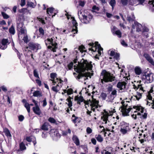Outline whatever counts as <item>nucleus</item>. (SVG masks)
<instances>
[{
	"label": "nucleus",
	"instance_id": "obj_34",
	"mask_svg": "<svg viewBox=\"0 0 154 154\" xmlns=\"http://www.w3.org/2000/svg\"><path fill=\"white\" fill-rule=\"evenodd\" d=\"M137 0H129V5H137L138 4H137Z\"/></svg>",
	"mask_w": 154,
	"mask_h": 154
},
{
	"label": "nucleus",
	"instance_id": "obj_26",
	"mask_svg": "<svg viewBox=\"0 0 154 154\" xmlns=\"http://www.w3.org/2000/svg\"><path fill=\"white\" fill-rule=\"evenodd\" d=\"M50 127L49 123L47 122H45L41 127V129L45 131H48V129L49 127Z\"/></svg>",
	"mask_w": 154,
	"mask_h": 154
},
{
	"label": "nucleus",
	"instance_id": "obj_52",
	"mask_svg": "<svg viewBox=\"0 0 154 154\" xmlns=\"http://www.w3.org/2000/svg\"><path fill=\"white\" fill-rule=\"evenodd\" d=\"M128 0H121V2L124 5H126L128 4Z\"/></svg>",
	"mask_w": 154,
	"mask_h": 154
},
{
	"label": "nucleus",
	"instance_id": "obj_56",
	"mask_svg": "<svg viewBox=\"0 0 154 154\" xmlns=\"http://www.w3.org/2000/svg\"><path fill=\"white\" fill-rule=\"evenodd\" d=\"M86 131L88 134H90L92 132V129L89 127H88L86 129Z\"/></svg>",
	"mask_w": 154,
	"mask_h": 154
},
{
	"label": "nucleus",
	"instance_id": "obj_24",
	"mask_svg": "<svg viewBox=\"0 0 154 154\" xmlns=\"http://www.w3.org/2000/svg\"><path fill=\"white\" fill-rule=\"evenodd\" d=\"M85 47L83 45H81L80 46H79L78 48H75V51L76 52V53H78L79 51L82 53L85 52Z\"/></svg>",
	"mask_w": 154,
	"mask_h": 154
},
{
	"label": "nucleus",
	"instance_id": "obj_41",
	"mask_svg": "<svg viewBox=\"0 0 154 154\" xmlns=\"http://www.w3.org/2000/svg\"><path fill=\"white\" fill-rule=\"evenodd\" d=\"M115 98V96L112 95H110L107 97V101L109 102H112Z\"/></svg>",
	"mask_w": 154,
	"mask_h": 154
},
{
	"label": "nucleus",
	"instance_id": "obj_51",
	"mask_svg": "<svg viewBox=\"0 0 154 154\" xmlns=\"http://www.w3.org/2000/svg\"><path fill=\"white\" fill-rule=\"evenodd\" d=\"M148 3L151 6L154 7V0H149Z\"/></svg>",
	"mask_w": 154,
	"mask_h": 154
},
{
	"label": "nucleus",
	"instance_id": "obj_22",
	"mask_svg": "<svg viewBox=\"0 0 154 154\" xmlns=\"http://www.w3.org/2000/svg\"><path fill=\"white\" fill-rule=\"evenodd\" d=\"M126 83L125 82H119L117 84V87L122 90L125 88Z\"/></svg>",
	"mask_w": 154,
	"mask_h": 154
},
{
	"label": "nucleus",
	"instance_id": "obj_40",
	"mask_svg": "<svg viewBox=\"0 0 154 154\" xmlns=\"http://www.w3.org/2000/svg\"><path fill=\"white\" fill-rule=\"evenodd\" d=\"M4 132L5 133L6 135L8 137H11V135L8 129L6 128L4 129Z\"/></svg>",
	"mask_w": 154,
	"mask_h": 154
},
{
	"label": "nucleus",
	"instance_id": "obj_35",
	"mask_svg": "<svg viewBox=\"0 0 154 154\" xmlns=\"http://www.w3.org/2000/svg\"><path fill=\"white\" fill-rule=\"evenodd\" d=\"M72 121L73 122L76 123L77 122L79 121V119L77 117L75 116V115L73 114L72 116Z\"/></svg>",
	"mask_w": 154,
	"mask_h": 154
},
{
	"label": "nucleus",
	"instance_id": "obj_62",
	"mask_svg": "<svg viewBox=\"0 0 154 154\" xmlns=\"http://www.w3.org/2000/svg\"><path fill=\"white\" fill-rule=\"evenodd\" d=\"M117 94V91L116 90H113L111 92V94L110 95H113V96H116Z\"/></svg>",
	"mask_w": 154,
	"mask_h": 154
},
{
	"label": "nucleus",
	"instance_id": "obj_46",
	"mask_svg": "<svg viewBox=\"0 0 154 154\" xmlns=\"http://www.w3.org/2000/svg\"><path fill=\"white\" fill-rule=\"evenodd\" d=\"M116 53L114 51L111 50H110L108 51V53L111 56H114Z\"/></svg>",
	"mask_w": 154,
	"mask_h": 154
},
{
	"label": "nucleus",
	"instance_id": "obj_31",
	"mask_svg": "<svg viewBox=\"0 0 154 154\" xmlns=\"http://www.w3.org/2000/svg\"><path fill=\"white\" fill-rule=\"evenodd\" d=\"M134 71L137 75H140L142 73V70L140 68L139 66H136L134 68Z\"/></svg>",
	"mask_w": 154,
	"mask_h": 154
},
{
	"label": "nucleus",
	"instance_id": "obj_54",
	"mask_svg": "<svg viewBox=\"0 0 154 154\" xmlns=\"http://www.w3.org/2000/svg\"><path fill=\"white\" fill-rule=\"evenodd\" d=\"M116 29V27L114 26H112L111 27V31L113 34H114V32L116 31L115 30Z\"/></svg>",
	"mask_w": 154,
	"mask_h": 154
},
{
	"label": "nucleus",
	"instance_id": "obj_3",
	"mask_svg": "<svg viewBox=\"0 0 154 154\" xmlns=\"http://www.w3.org/2000/svg\"><path fill=\"white\" fill-rule=\"evenodd\" d=\"M100 82L103 84L105 82H112L115 79V77L113 76L109 72L106 70H103L100 76Z\"/></svg>",
	"mask_w": 154,
	"mask_h": 154
},
{
	"label": "nucleus",
	"instance_id": "obj_50",
	"mask_svg": "<svg viewBox=\"0 0 154 154\" xmlns=\"http://www.w3.org/2000/svg\"><path fill=\"white\" fill-rule=\"evenodd\" d=\"M114 59L116 60H118L119 59V54L117 53L115 54V55L113 56Z\"/></svg>",
	"mask_w": 154,
	"mask_h": 154
},
{
	"label": "nucleus",
	"instance_id": "obj_30",
	"mask_svg": "<svg viewBox=\"0 0 154 154\" xmlns=\"http://www.w3.org/2000/svg\"><path fill=\"white\" fill-rule=\"evenodd\" d=\"M134 24L136 26L137 31L138 32L140 31L142 28V25L137 22H134Z\"/></svg>",
	"mask_w": 154,
	"mask_h": 154
},
{
	"label": "nucleus",
	"instance_id": "obj_64",
	"mask_svg": "<svg viewBox=\"0 0 154 154\" xmlns=\"http://www.w3.org/2000/svg\"><path fill=\"white\" fill-rule=\"evenodd\" d=\"M91 142L94 145H96V139L94 138L91 139Z\"/></svg>",
	"mask_w": 154,
	"mask_h": 154
},
{
	"label": "nucleus",
	"instance_id": "obj_60",
	"mask_svg": "<svg viewBox=\"0 0 154 154\" xmlns=\"http://www.w3.org/2000/svg\"><path fill=\"white\" fill-rule=\"evenodd\" d=\"M73 63L72 62L70 63L68 66L69 69H71L73 67Z\"/></svg>",
	"mask_w": 154,
	"mask_h": 154
},
{
	"label": "nucleus",
	"instance_id": "obj_19",
	"mask_svg": "<svg viewBox=\"0 0 154 154\" xmlns=\"http://www.w3.org/2000/svg\"><path fill=\"white\" fill-rule=\"evenodd\" d=\"M143 56L147 61L151 65L154 66V61L153 59L147 54H144Z\"/></svg>",
	"mask_w": 154,
	"mask_h": 154
},
{
	"label": "nucleus",
	"instance_id": "obj_15",
	"mask_svg": "<svg viewBox=\"0 0 154 154\" xmlns=\"http://www.w3.org/2000/svg\"><path fill=\"white\" fill-rule=\"evenodd\" d=\"M50 134L51 136L55 140H57L60 137V135L58 133V131L55 129L51 130L50 131Z\"/></svg>",
	"mask_w": 154,
	"mask_h": 154
},
{
	"label": "nucleus",
	"instance_id": "obj_20",
	"mask_svg": "<svg viewBox=\"0 0 154 154\" xmlns=\"http://www.w3.org/2000/svg\"><path fill=\"white\" fill-rule=\"evenodd\" d=\"M27 5L32 8H34L36 5L35 0H27Z\"/></svg>",
	"mask_w": 154,
	"mask_h": 154
},
{
	"label": "nucleus",
	"instance_id": "obj_37",
	"mask_svg": "<svg viewBox=\"0 0 154 154\" xmlns=\"http://www.w3.org/2000/svg\"><path fill=\"white\" fill-rule=\"evenodd\" d=\"M95 138L99 142H102L103 141V139L100 135H96L95 136Z\"/></svg>",
	"mask_w": 154,
	"mask_h": 154
},
{
	"label": "nucleus",
	"instance_id": "obj_7",
	"mask_svg": "<svg viewBox=\"0 0 154 154\" xmlns=\"http://www.w3.org/2000/svg\"><path fill=\"white\" fill-rule=\"evenodd\" d=\"M89 45L91 47V48H89L90 50L95 52L97 50L98 55H101L102 53L103 52V49L98 42H95L94 44L93 43H90Z\"/></svg>",
	"mask_w": 154,
	"mask_h": 154
},
{
	"label": "nucleus",
	"instance_id": "obj_9",
	"mask_svg": "<svg viewBox=\"0 0 154 154\" xmlns=\"http://www.w3.org/2000/svg\"><path fill=\"white\" fill-rule=\"evenodd\" d=\"M28 47L26 48V51L28 50L29 48L30 50L33 51L34 52H36L37 51L41 48V46L38 43H30L29 44Z\"/></svg>",
	"mask_w": 154,
	"mask_h": 154
},
{
	"label": "nucleus",
	"instance_id": "obj_12",
	"mask_svg": "<svg viewBox=\"0 0 154 154\" xmlns=\"http://www.w3.org/2000/svg\"><path fill=\"white\" fill-rule=\"evenodd\" d=\"M145 82L147 83L152 82L153 80V74L152 73H147L143 76Z\"/></svg>",
	"mask_w": 154,
	"mask_h": 154
},
{
	"label": "nucleus",
	"instance_id": "obj_59",
	"mask_svg": "<svg viewBox=\"0 0 154 154\" xmlns=\"http://www.w3.org/2000/svg\"><path fill=\"white\" fill-rule=\"evenodd\" d=\"M24 119V116L22 115H20L18 116L19 120L20 121H22Z\"/></svg>",
	"mask_w": 154,
	"mask_h": 154
},
{
	"label": "nucleus",
	"instance_id": "obj_32",
	"mask_svg": "<svg viewBox=\"0 0 154 154\" xmlns=\"http://www.w3.org/2000/svg\"><path fill=\"white\" fill-rule=\"evenodd\" d=\"M75 100L77 101L78 103L80 104L81 102H83L84 101V99L82 97L80 96H76L75 98Z\"/></svg>",
	"mask_w": 154,
	"mask_h": 154
},
{
	"label": "nucleus",
	"instance_id": "obj_17",
	"mask_svg": "<svg viewBox=\"0 0 154 154\" xmlns=\"http://www.w3.org/2000/svg\"><path fill=\"white\" fill-rule=\"evenodd\" d=\"M62 82L63 81L57 82L55 83V85L56 84V85L52 87V90L56 93L60 89L61 87H62Z\"/></svg>",
	"mask_w": 154,
	"mask_h": 154
},
{
	"label": "nucleus",
	"instance_id": "obj_58",
	"mask_svg": "<svg viewBox=\"0 0 154 154\" xmlns=\"http://www.w3.org/2000/svg\"><path fill=\"white\" fill-rule=\"evenodd\" d=\"M73 93V90L72 89L70 88L67 90V94L68 95H70L72 94Z\"/></svg>",
	"mask_w": 154,
	"mask_h": 154
},
{
	"label": "nucleus",
	"instance_id": "obj_29",
	"mask_svg": "<svg viewBox=\"0 0 154 154\" xmlns=\"http://www.w3.org/2000/svg\"><path fill=\"white\" fill-rule=\"evenodd\" d=\"M74 143L77 146H79L80 144L79 141L78 137L75 135H74L72 138Z\"/></svg>",
	"mask_w": 154,
	"mask_h": 154
},
{
	"label": "nucleus",
	"instance_id": "obj_27",
	"mask_svg": "<svg viewBox=\"0 0 154 154\" xmlns=\"http://www.w3.org/2000/svg\"><path fill=\"white\" fill-rule=\"evenodd\" d=\"M134 109H136L137 110L140 112L141 113H143V112L144 109L141 106H133Z\"/></svg>",
	"mask_w": 154,
	"mask_h": 154
},
{
	"label": "nucleus",
	"instance_id": "obj_48",
	"mask_svg": "<svg viewBox=\"0 0 154 154\" xmlns=\"http://www.w3.org/2000/svg\"><path fill=\"white\" fill-rule=\"evenodd\" d=\"M33 74L34 76L36 78L39 79L38 73L36 69H35L33 71Z\"/></svg>",
	"mask_w": 154,
	"mask_h": 154
},
{
	"label": "nucleus",
	"instance_id": "obj_1",
	"mask_svg": "<svg viewBox=\"0 0 154 154\" xmlns=\"http://www.w3.org/2000/svg\"><path fill=\"white\" fill-rule=\"evenodd\" d=\"M91 63V62H89L82 59L80 62H78L77 66H74L75 71L79 73L77 75H76L77 74L75 72L73 73L76 79L82 82H84L87 79L88 77L91 78L93 74L91 71L92 67Z\"/></svg>",
	"mask_w": 154,
	"mask_h": 154
},
{
	"label": "nucleus",
	"instance_id": "obj_49",
	"mask_svg": "<svg viewBox=\"0 0 154 154\" xmlns=\"http://www.w3.org/2000/svg\"><path fill=\"white\" fill-rule=\"evenodd\" d=\"M2 14L4 19H7L9 17L8 15L4 12H2Z\"/></svg>",
	"mask_w": 154,
	"mask_h": 154
},
{
	"label": "nucleus",
	"instance_id": "obj_28",
	"mask_svg": "<svg viewBox=\"0 0 154 154\" xmlns=\"http://www.w3.org/2000/svg\"><path fill=\"white\" fill-rule=\"evenodd\" d=\"M71 99L72 100L73 98H72L70 97H69V98L67 99V102H66V103L67 104L69 108H70V110H72V108L71 107L72 106V103L71 100Z\"/></svg>",
	"mask_w": 154,
	"mask_h": 154
},
{
	"label": "nucleus",
	"instance_id": "obj_55",
	"mask_svg": "<svg viewBox=\"0 0 154 154\" xmlns=\"http://www.w3.org/2000/svg\"><path fill=\"white\" fill-rule=\"evenodd\" d=\"M39 31L40 34L42 35H44V31L42 28L40 27L39 29Z\"/></svg>",
	"mask_w": 154,
	"mask_h": 154
},
{
	"label": "nucleus",
	"instance_id": "obj_57",
	"mask_svg": "<svg viewBox=\"0 0 154 154\" xmlns=\"http://www.w3.org/2000/svg\"><path fill=\"white\" fill-rule=\"evenodd\" d=\"M43 103L42 106L43 107H45L46 106L47 104V102L46 101V98H45L44 100L42 101Z\"/></svg>",
	"mask_w": 154,
	"mask_h": 154
},
{
	"label": "nucleus",
	"instance_id": "obj_25",
	"mask_svg": "<svg viewBox=\"0 0 154 154\" xmlns=\"http://www.w3.org/2000/svg\"><path fill=\"white\" fill-rule=\"evenodd\" d=\"M54 9L53 8H47V14L49 16H52V17L54 16L56 14L55 13H54V14H52L54 11Z\"/></svg>",
	"mask_w": 154,
	"mask_h": 154
},
{
	"label": "nucleus",
	"instance_id": "obj_38",
	"mask_svg": "<svg viewBox=\"0 0 154 154\" xmlns=\"http://www.w3.org/2000/svg\"><path fill=\"white\" fill-rule=\"evenodd\" d=\"M9 31L10 34L13 35L15 33V30L14 27L13 25L9 29Z\"/></svg>",
	"mask_w": 154,
	"mask_h": 154
},
{
	"label": "nucleus",
	"instance_id": "obj_14",
	"mask_svg": "<svg viewBox=\"0 0 154 154\" xmlns=\"http://www.w3.org/2000/svg\"><path fill=\"white\" fill-rule=\"evenodd\" d=\"M71 19H72V23L73 24V27L71 32H73L74 34L77 33L78 32V23L75 20L74 17H71Z\"/></svg>",
	"mask_w": 154,
	"mask_h": 154
},
{
	"label": "nucleus",
	"instance_id": "obj_42",
	"mask_svg": "<svg viewBox=\"0 0 154 154\" xmlns=\"http://www.w3.org/2000/svg\"><path fill=\"white\" fill-rule=\"evenodd\" d=\"M114 34L116 35L119 38L122 37V32L120 30L116 31L114 32Z\"/></svg>",
	"mask_w": 154,
	"mask_h": 154
},
{
	"label": "nucleus",
	"instance_id": "obj_10",
	"mask_svg": "<svg viewBox=\"0 0 154 154\" xmlns=\"http://www.w3.org/2000/svg\"><path fill=\"white\" fill-rule=\"evenodd\" d=\"M129 131V128L128 124L125 122H123L121 124L120 131L123 134H127Z\"/></svg>",
	"mask_w": 154,
	"mask_h": 154
},
{
	"label": "nucleus",
	"instance_id": "obj_39",
	"mask_svg": "<svg viewBox=\"0 0 154 154\" xmlns=\"http://www.w3.org/2000/svg\"><path fill=\"white\" fill-rule=\"evenodd\" d=\"M33 95L35 97H40L42 96L41 93L39 91H35L33 93Z\"/></svg>",
	"mask_w": 154,
	"mask_h": 154
},
{
	"label": "nucleus",
	"instance_id": "obj_6",
	"mask_svg": "<svg viewBox=\"0 0 154 154\" xmlns=\"http://www.w3.org/2000/svg\"><path fill=\"white\" fill-rule=\"evenodd\" d=\"M85 107L87 110L88 107H89L91 110L95 111V109H97L99 106L98 105L99 101L95 99L93 100L92 101L89 100L87 102L85 101Z\"/></svg>",
	"mask_w": 154,
	"mask_h": 154
},
{
	"label": "nucleus",
	"instance_id": "obj_61",
	"mask_svg": "<svg viewBox=\"0 0 154 154\" xmlns=\"http://www.w3.org/2000/svg\"><path fill=\"white\" fill-rule=\"evenodd\" d=\"M121 44L122 45L125 47H127L128 46V45L125 42L124 40H122L121 41Z\"/></svg>",
	"mask_w": 154,
	"mask_h": 154
},
{
	"label": "nucleus",
	"instance_id": "obj_21",
	"mask_svg": "<svg viewBox=\"0 0 154 154\" xmlns=\"http://www.w3.org/2000/svg\"><path fill=\"white\" fill-rule=\"evenodd\" d=\"M137 94L135 95H133L131 97L130 100H138L140 99L142 97L141 94L140 93H139L138 92H137Z\"/></svg>",
	"mask_w": 154,
	"mask_h": 154
},
{
	"label": "nucleus",
	"instance_id": "obj_23",
	"mask_svg": "<svg viewBox=\"0 0 154 154\" xmlns=\"http://www.w3.org/2000/svg\"><path fill=\"white\" fill-rule=\"evenodd\" d=\"M33 110L35 113L38 115H40L42 113L41 111L38 106L33 107Z\"/></svg>",
	"mask_w": 154,
	"mask_h": 154
},
{
	"label": "nucleus",
	"instance_id": "obj_11",
	"mask_svg": "<svg viewBox=\"0 0 154 154\" xmlns=\"http://www.w3.org/2000/svg\"><path fill=\"white\" fill-rule=\"evenodd\" d=\"M131 109H132L131 107H130L127 104L125 105V104L121 107V111L122 112L123 115L124 116H126L128 115L129 112Z\"/></svg>",
	"mask_w": 154,
	"mask_h": 154
},
{
	"label": "nucleus",
	"instance_id": "obj_2",
	"mask_svg": "<svg viewBox=\"0 0 154 154\" xmlns=\"http://www.w3.org/2000/svg\"><path fill=\"white\" fill-rule=\"evenodd\" d=\"M55 33V32L54 31H52L49 38L45 40L46 45H50L48 46V48L51 49V50L53 52L56 51V49L57 48V43L56 42L57 38V36L54 35Z\"/></svg>",
	"mask_w": 154,
	"mask_h": 154
},
{
	"label": "nucleus",
	"instance_id": "obj_13",
	"mask_svg": "<svg viewBox=\"0 0 154 154\" xmlns=\"http://www.w3.org/2000/svg\"><path fill=\"white\" fill-rule=\"evenodd\" d=\"M57 74L55 73H52L50 74V77L51 78L50 80L52 82L54 85H55V84L57 82L62 81L61 79H59L57 78Z\"/></svg>",
	"mask_w": 154,
	"mask_h": 154
},
{
	"label": "nucleus",
	"instance_id": "obj_33",
	"mask_svg": "<svg viewBox=\"0 0 154 154\" xmlns=\"http://www.w3.org/2000/svg\"><path fill=\"white\" fill-rule=\"evenodd\" d=\"M109 3L112 7V10L114 9V7L116 4V1L115 0H109Z\"/></svg>",
	"mask_w": 154,
	"mask_h": 154
},
{
	"label": "nucleus",
	"instance_id": "obj_53",
	"mask_svg": "<svg viewBox=\"0 0 154 154\" xmlns=\"http://www.w3.org/2000/svg\"><path fill=\"white\" fill-rule=\"evenodd\" d=\"M101 97L103 100H105L106 97L107 95L106 94L103 93L101 94Z\"/></svg>",
	"mask_w": 154,
	"mask_h": 154
},
{
	"label": "nucleus",
	"instance_id": "obj_18",
	"mask_svg": "<svg viewBox=\"0 0 154 154\" xmlns=\"http://www.w3.org/2000/svg\"><path fill=\"white\" fill-rule=\"evenodd\" d=\"M141 81H138L136 82L135 84L133 85L134 88L135 89H137L139 88L140 90L143 92V87L142 86V85L141 84Z\"/></svg>",
	"mask_w": 154,
	"mask_h": 154
},
{
	"label": "nucleus",
	"instance_id": "obj_36",
	"mask_svg": "<svg viewBox=\"0 0 154 154\" xmlns=\"http://www.w3.org/2000/svg\"><path fill=\"white\" fill-rule=\"evenodd\" d=\"M137 115L138 116L141 115L140 113L139 112H137L136 111H134V113L131 115V116L133 118L136 119L137 118Z\"/></svg>",
	"mask_w": 154,
	"mask_h": 154
},
{
	"label": "nucleus",
	"instance_id": "obj_63",
	"mask_svg": "<svg viewBox=\"0 0 154 154\" xmlns=\"http://www.w3.org/2000/svg\"><path fill=\"white\" fill-rule=\"evenodd\" d=\"M1 88L2 90L4 92H6L7 90V88L4 85L2 86L1 87Z\"/></svg>",
	"mask_w": 154,
	"mask_h": 154
},
{
	"label": "nucleus",
	"instance_id": "obj_4",
	"mask_svg": "<svg viewBox=\"0 0 154 154\" xmlns=\"http://www.w3.org/2000/svg\"><path fill=\"white\" fill-rule=\"evenodd\" d=\"M79 18L82 22L88 23L89 22L92 18L90 14H88L85 11H79L78 13Z\"/></svg>",
	"mask_w": 154,
	"mask_h": 154
},
{
	"label": "nucleus",
	"instance_id": "obj_44",
	"mask_svg": "<svg viewBox=\"0 0 154 154\" xmlns=\"http://www.w3.org/2000/svg\"><path fill=\"white\" fill-rule=\"evenodd\" d=\"M24 106L27 110L28 113L30 112V107L29 106V104L28 103H26L24 104Z\"/></svg>",
	"mask_w": 154,
	"mask_h": 154
},
{
	"label": "nucleus",
	"instance_id": "obj_47",
	"mask_svg": "<svg viewBox=\"0 0 154 154\" xmlns=\"http://www.w3.org/2000/svg\"><path fill=\"white\" fill-rule=\"evenodd\" d=\"M132 17L131 18V17L129 16L127 17V20L128 21L130 22L131 21L135 19V17L134 14H132Z\"/></svg>",
	"mask_w": 154,
	"mask_h": 154
},
{
	"label": "nucleus",
	"instance_id": "obj_8",
	"mask_svg": "<svg viewBox=\"0 0 154 154\" xmlns=\"http://www.w3.org/2000/svg\"><path fill=\"white\" fill-rule=\"evenodd\" d=\"M115 112L116 110L115 108H111L109 110L108 113L106 112H104L101 117V119L104 122V124H106L108 122H109L108 119L109 116H112L113 113Z\"/></svg>",
	"mask_w": 154,
	"mask_h": 154
},
{
	"label": "nucleus",
	"instance_id": "obj_16",
	"mask_svg": "<svg viewBox=\"0 0 154 154\" xmlns=\"http://www.w3.org/2000/svg\"><path fill=\"white\" fill-rule=\"evenodd\" d=\"M10 43L7 39H3L2 41V43H0V48L2 50H4L7 48V45Z\"/></svg>",
	"mask_w": 154,
	"mask_h": 154
},
{
	"label": "nucleus",
	"instance_id": "obj_45",
	"mask_svg": "<svg viewBox=\"0 0 154 154\" xmlns=\"http://www.w3.org/2000/svg\"><path fill=\"white\" fill-rule=\"evenodd\" d=\"M48 121L51 123L56 124V121L53 118L50 117L48 119Z\"/></svg>",
	"mask_w": 154,
	"mask_h": 154
},
{
	"label": "nucleus",
	"instance_id": "obj_43",
	"mask_svg": "<svg viewBox=\"0 0 154 154\" xmlns=\"http://www.w3.org/2000/svg\"><path fill=\"white\" fill-rule=\"evenodd\" d=\"M20 149L21 150H23L26 149L25 144L23 142L21 143L20 144Z\"/></svg>",
	"mask_w": 154,
	"mask_h": 154
},
{
	"label": "nucleus",
	"instance_id": "obj_5",
	"mask_svg": "<svg viewBox=\"0 0 154 154\" xmlns=\"http://www.w3.org/2000/svg\"><path fill=\"white\" fill-rule=\"evenodd\" d=\"M17 27L18 30L19 32V38H20L21 35H23V40L25 42L27 43L28 42L29 40L26 34L27 31L25 27L22 23L19 24L17 25Z\"/></svg>",
	"mask_w": 154,
	"mask_h": 154
}]
</instances>
